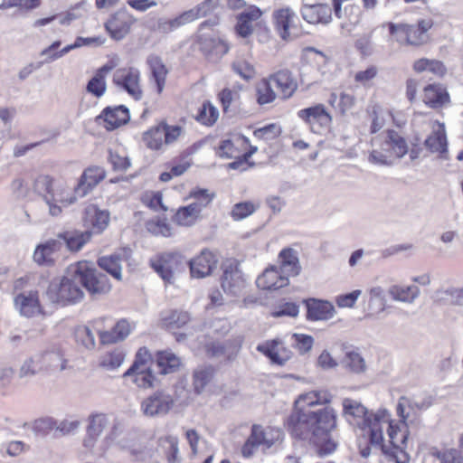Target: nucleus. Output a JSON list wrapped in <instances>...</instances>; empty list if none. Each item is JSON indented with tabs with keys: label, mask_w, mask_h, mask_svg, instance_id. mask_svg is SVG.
I'll return each instance as SVG.
<instances>
[{
	"label": "nucleus",
	"mask_w": 463,
	"mask_h": 463,
	"mask_svg": "<svg viewBox=\"0 0 463 463\" xmlns=\"http://www.w3.org/2000/svg\"><path fill=\"white\" fill-rule=\"evenodd\" d=\"M373 29L364 30L363 33L359 35L354 33L353 36L355 37L354 45L355 49L359 52V53L364 57L369 56L373 52Z\"/></svg>",
	"instance_id": "603ef678"
},
{
	"label": "nucleus",
	"mask_w": 463,
	"mask_h": 463,
	"mask_svg": "<svg viewBox=\"0 0 463 463\" xmlns=\"http://www.w3.org/2000/svg\"><path fill=\"white\" fill-rule=\"evenodd\" d=\"M146 63L151 72V80L154 81L157 94H161L165 86L168 70L162 59L156 54H151L146 59Z\"/></svg>",
	"instance_id": "72a5a7b5"
},
{
	"label": "nucleus",
	"mask_w": 463,
	"mask_h": 463,
	"mask_svg": "<svg viewBox=\"0 0 463 463\" xmlns=\"http://www.w3.org/2000/svg\"><path fill=\"white\" fill-rule=\"evenodd\" d=\"M421 99L426 107L436 110L447 108L451 103L447 87L438 82L429 83L424 86Z\"/></svg>",
	"instance_id": "a211bd4d"
},
{
	"label": "nucleus",
	"mask_w": 463,
	"mask_h": 463,
	"mask_svg": "<svg viewBox=\"0 0 463 463\" xmlns=\"http://www.w3.org/2000/svg\"><path fill=\"white\" fill-rule=\"evenodd\" d=\"M110 213L106 209L99 208L97 204H88L83 211L82 222L85 232H90L92 234L102 233L109 226Z\"/></svg>",
	"instance_id": "dca6fc26"
},
{
	"label": "nucleus",
	"mask_w": 463,
	"mask_h": 463,
	"mask_svg": "<svg viewBox=\"0 0 463 463\" xmlns=\"http://www.w3.org/2000/svg\"><path fill=\"white\" fill-rule=\"evenodd\" d=\"M213 377V369L211 366H200L194 371L193 386L194 392L200 394Z\"/></svg>",
	"instance_id": "49530a36"
},
{
	"label": "nucleus",
	"mask_w": 463,
	"mask_h": 463,
	"mask_svg": "<svg viewBox=\"0 0 463 463\" xmlns=\"http://www.w3.org/2000/svg\"><path fill=\"white\" fill-rule=\"evenodd\" d=\"M328 104L335 109L339 116L345 117L354 109L356 97L345 91H342L337 97L335 92H332L328 99Z\"/></svg>",
	"instance_id": "58836bf2"
},
{
	"label": "nucleus",
	"mask_w": 463,
	"mask_h": 463,
	"mask_svg": "<svg viewBox=\"0 0 463 463\" xmlns=\"http://www.w3.org/2000/svg\"><path fill=\"white\" fill-rule=\"evenodd\" d=\"M132 254V250L128 247H124L108 256H102L98 259L99 267L110 274L118 280L122 279V265L123 261H128Z\"/></svg>",
	"instance_id": "aec40b11"
},
{
	"label": "nucleus",
	"mask_w": 463,
	"mask_h": 463,
	"mask_svg": "<svg viewBox=\"0 0 463 463\" xmlns=\"http://www.w3.org/2000/svg\"><path fill=\"white\" fill-rule=\"evenodd\" d=\"M335 15L341 21L342 33L345 35H354V31L361 24L363 11L356 5H348L344 10H340L338 14Z\"/></svg>",
	"instance_id": "c85d7f7f"
},
{
	"label": "nucleus",
	"mask_w": 463,
	"mask_h": 463,
	"mask_svg": "<svg viewBox=\"0 0 463 463\" xmlns=\"http://www.w3.org/2000/svg\"><path fill=\"white\" fill-rule=\"evenodd\" d=\"M256 206L250 202H241L236 203L231 212V216L234 221H241L256 211Z\"/></svg>",
	"instance_id": "69168bd1"
},
{
	"label": "nucleus",
	"mask_w": 463,
	"mask_h": 463,
	"mask_svg": "<svg viewBox=\"0 0 463 463\" xmlns=\"http://www.w3.org/2000/svg\"><path fill=\"white\" fill-rule=\"evenodd\" d=\"M425 145L431 152L443 153L446 151L447 137L444 124L439 123L438 129L426 138Z\"/></svg>",
	"instance_id": "a18cd8bd"
},
{
	"label": "nucleus",
	"mask_w": 463,
	"mask_h": 463,
	"mask_svg": "<svg viewBox=\"0 0 463 463\" xmlns=\"http://www.w3.org/2000/svg\"><path fill=\"white\" fill-rule=\"evenodd\" d=\"M260 17V9L255 5L250 6L247 10L237 16L236 32L246 38L252 33V22Z\"/></svg>",
	"instance_id": "4c0bfd02"
},
{
	"label": "nucleus",
	"mask_w": 463,
	"mask_h": 463,
	"mask_svg": "<svg viewBox=\"0 0 463 463\" xmlns=\"http://www.w3.org/2000/svg\"><path fill=\"white\" fill-rule=\"evenodd\" d=\"M135 19L125 9H120L110 15L104 24L106 32L115 41L123 40L130 32Z\"/></svg>",
	"instance_id": "f3484780"
},
{
	"label": "nucleus",
	"mask_w": 463,
	"mask_h": 463,
	"mask_svg": "<svg viewBox=\"0 0 463 463\" xmlns=\"http://www.w3.org/2000/svg\"><path fill=\"white\" fill-rule=\"evenodd\" d=\"M76 274H79L80 285L91 295H105L111 289L108 276L98 270L91 262L78 261Z\"/></svg>",
	"instance_id": "6e6552de"
},
{
	"label": "nucleus",
	"mask_w": 463,
	"mask_h": 463,
	"mask_svg": "<svg viewBox=\"0 0 463 463\" xmlns=\"http://www.w3.org/2000/svg\"><path fill=\"white\" fill-rule=\"evenodd\" d=\"M106 177V171L103 167L93 165L86 168L81 174L74 193L82 198L86 196L95 186Z\"/></svg>",
	"instance_id": "412c9836"
},
{
	"label": "nucleus",
	"mask_w": 463,
	"mask_h": 463,
	"mask_svg": "<svg viewBox=\"0 0 463 463\" xmlns=\"http://www.w3.org/2000/svg\"><path fill=\"white\" fill-rule=\"evenodd\" d=\"M75 269L76 264H71L62 277L50 281L45 295L52 303L65 307L75 305L83 299L84 292L80 286L79 274L74 273Z\"/></svg>",
	"instance_id": "39448f33"
},
{
	"label": "nucleus",
	"mask_w": 463,
	"mask_h": 463,
	"mask_svg": "<svg viewBox=\"0 0 463 463\" xmlns=\"http://www.w3.org/2000/svg\"><path fill=\"white\" fill-rule=\"evenodd\" d=\"M181 132V127L170 126L162 122L145 131L142 136V140L145 146L150 150H164L165 146L177 140Z\"/></svg>",
	"instance_id": "9d476101"
},
{
	"label": "nucleus",
	"mask_w": 463,
	"mask_h": 463,
	"mask_svg": "<svg viewBox=\"0 0 463 463\" xmlns=\"http://www.w3.org/2000/svg\"><path fill=\"white\" fill-rule=\"evenodd\" d=\"M383 26L387 27L391 39L399 45L417 48L430 42V31L434 22L431 18H424L414 24L388 22Z\"/></svg>",
	"instance_id": "423d86ee"
},
{
	"label": "nucleus",
	"mask_w": 463,
	"mask_h": 463,
	"mask_svg": "<svg viewBox=\"0 0 463 463\" xmlns=\"http://www.w3.org/2000/svg\"><path fill=\"white\" fill-rule=\"evenodd\" d=\"M260 445V425L254 424L251 428V434L241 448V454L244 458H250Z\"/></svg>",
	"instance_id": "13d9d810"
},
{
	"label": "nucleus",
	"mask_w": 463,
	"mask_h": 463,
	"mask_svg": "<svg viewBox=\"0 0 463 463\" xmlns=\"http://www.w3.org/2000/svg\"><path fill=\"white\" fill-rule=\"evenodd\" d=\"M379 68L376 65H369L364 70H360L355 72L354 80L355 83L369 88L373 86V80L378 77Z\"/></svg>",
	"instance_id": "864d4df0"
},
{
	"label": "nucleus",
	"mask_w": 463,
	"mask_h": 463,
	"mask_svg": "<svg viewBox=\"0 0 463 463\" xmlns=\"http://www.w3.org/2000/svg\"><path fill=\"white\" fill-rule=\"evenodd\" d=\"M343 416L357 429L360 454L366 458L372 449L383 447L384 422L388 421L386 410L369 411L361 402L351 398L343 400Z\"/></svg>",
	"instance_id": "f03ea898"
},
{
	"label": "nucleus",
	"mask_w": 463,
	"mask_h": 463,
	"mask_svg": "<svg viewBox=\"0 0 463 463\" xmlns=\"http://www.w3.org/2000/svg\"><path fill=\"white\" fill-rule=\"evenodd\" d=\"M133 327L128 320H118L111 330L99 331V336L102 345H111L125 340L131 333Z\"/></svg>",
	"instance_id": "7c9ffc66"
},
{
	"label": "nucleus",
	"mask_w": 463,
	"mask_h": 463,
	"mask_svg": "<svg viewBox=\"0 0 463 463\" xmlns=\"http://www.w3.org/2000/svg\"><path fill=\"white\" fill-rule=\"evenodd\" d=\"M292 346L300 354L308 353L314 345V338L306 334L294 333L291 335Z\"/></svg>",
	"instance_id": "680f3d73"
},
{
	"label": "nucleus",
	"mask_w": 463,
	"mask_h": 463,
	"mask_svg": "<svg viewBox=\"0 0 463 463\" xmlns=\"http://www.w3.org/2000/svg\"><path fill=\"white\" fill-rule=\"evenodd\" d=\"M299 314V305L292 300L282 298L275 303L270 311L273 317H297Z\"/></svg>",
	"instance_id": "c03bdc74"
},
{
	"label": "nucleus",
	"mask_w": 463,
	"mask_h": 463,
	"mask_svg": "<svg viewBox=\"0 0 463 463\" xmlns=\"http://www.w3.org/2000/svg\"><path fill=\"white\" fill-rule=\"evenodd\" d=\"M303 302L307 307L306 318L308 321L329 320L335 314V307L330 301L311 298Z\"/></svg>",
	"instance_id": "5701e85b"
},
{
	"label": "nucleus",
	"mask_w": 463,
	"mask_h": 463,
	"mask_svg": "<svg viewBox=\"0 0 463 463\" xmlns=\"http://www.w3.org/2000/svg\"><path fill=\"white\" fill-rule=\"evenodd\" d=\"M412 69L416 73L430 72L437 78H443L447 73L444 63L435 59L420 58L414 61Z\"/></svg>",
	"instance_id": "ea45409f"
},
{
	"label": "nucleus",
	"mask_w": 463,
	"mask_h": 463,
	"mask_svg": "<svg viewBox=\"0 0 463 463\" xmlns=\"http://www.w3.org/2000/svg\"><path fill=\"white\" fill-rule=\"evenodd\" d=\"M218 118V109L208 100L202 104L195 116L197 122L207 127L213 126L217 121Z\"/></svg>",
	"instance_id": "09e8293b"
},
{
	"label": "nucleus",
	"mask_w": 463,
	"mask_h": 463,
	"mask_svg": "<svg viewBox=\"0 0 463 463\" xmlns=\"http://www.w3.org/2000/svg\"><path fill=\"white\" fill-rule=\"evenodd\" d=\"M97 119H103L105 128L108 130H113L127 124L130 119V113L129 109L124 105L107 107L98 116Z\"/></svg>",
	"instance_id": "cd10ccee"
},
{
	"label": "nucleus",
	"mask_w": 463,
	"mask_h": 463,
	"mask_svg": "<svg viewBox=\"0 0 463 463\" xmlns=\"http://www.w3.org/2000/svg\"><path fill=\"white\" fill-rule=\"evenodd\" d=\"M14 302L20 314L26 317H33L43 311L39 293L35 289L17 293Z\"/></svg>",
	"instance_id": "4be33fe9"
},
{
	"label": "nucleus",
	"mask_w": 463,
	"mask_h": 463,
	"mask_svg": "<svg viewBox=\"0 0 463 463\" xmlns=\"http://www.w3.org/2000/svg\"><path fill=\"white\" fill-rule=\"evenodd\" d=\"M298 117L313 133L320 135L329 130L333 123V116L323 103H317L298 110Z\"/></svg>",
	"instance_id": "9b49d317"
},
{
	"label": "nucleus",
	"mask_w": 463,
	"mask_h": 463,
	"mask_svg": "<svg viewBox=\"0 0 463 463\" xmlns=\"http://www.w3.org/2000/svg\"><path fill=\"white\" fill-rule=\"evenodd\" d=\"M90 238V232L67 231L59 233L56 239L61 241V249L66 246L71 251H78Z\"/></svg>",
	"instance_id": "f704fd0d"
},
{
	"label": "nucleus",
	"mask_w": 463,
	"mask_h": 463,
	"mask_svg": "<svg viewBox=\"0 0 463 463\" xmlns=\"http://www.w3.org/2000/svg\"><path fill=\"white\" fill-rule=\"evenodd\" d=\"M61 250V241L52 239L39 244L34 252L33 260L39 265H52L55 261V256Z\"/></svg>",
	"instance_id": "473e14b6"
},
{
	"label": "nucleus",
	"mask_w": 463,
	"mask_h": 463,
	"mask_svg": "<svg viewBox=\"0 0 463 463\" xmlns=\"http://www.w3.org/2000/svg\"><path fill=\"white\" fill-rule=\"evenodd\" d=\"M416 286L393 285L389 288V295L392 299L402 302H412L419 295Z\"/></svg>",
	"instance_id": "de8ad7c7"
},
{
	"label": "nucleus",
	"mask_w": 463,
	"mask_h": 463,
	"mask_svg": "<svg viewBox=\"0 0 463 463\" xmlns=\"http://www.w3.org/2000/svg\"><path fill=\"white\" fill-rule=\"evenodd\" d=\"M222 288L232 296H239L246 286L245 279L235 260H227L222 266Z\"/></svg>",
	"instance_id": "2eb2a0df"
},
{
	"label": "nucleus",
	"mask_w": 463,
	"mask_h": 463,
	"mask_svg": "<svg viewBox=\"0 0 463 463\" xmlns=\"http://www.w3.org/2000/svg\"><path fill=\"white\" fill-rule=\"evenodd\" d=\"M281 126L279 123H271L262 127V142L268 144L270 153H278L281 147Z\"/></svg>",
	"instance_id": "a19ab883"
},
{
	"label": "nucleus",
	"mask_w": 463,
	"mask_h": 463,
	"mask_svg": "<svg viewBox=\"0 0 463 463\" xmlns=\"http://www.w3.org/2000/svg\"><path fill=\"white\" fill-rule=\"evenodd\" d=\"M272 18L274 28L282 40L289 41L304 35L301 22L291 8L282 7L275 10Z\"/></svg>",
	"instance_id": "1a4fd4ad"
},
{
	"label": "nucleus",
	"mask_w": 463,
	"mask_h": 463,
	"mask_svg": "<svg viewBox=\"0 0 463 463\" xmlns=\"http://www.w3.org/2000/svg\"><path fill=\"white\" fill-rule=\"evenodd\" d=\"M262 104L269 103L279 96L282 99H289L298 90V81L288 69L279 70L262 80Z\"/></svg>",
	"instance_id": "0eeeda50"
},
{
	"label": "nucleus",
	"mask_w": 463,
	"mask_h": 463,
	"mask_svg": "<svg viewBox=\"0 0 463 463\" xmlns=\"http://www.w3.org/2000/svg\"><path fill=\"white\" fill-rule=\"evenodd\" d=\"M123 432L122 424L118 420H114L110 426L109 431L100 440L99 445H96L95 452H90L92 455L103 457L106 452L112 448L117 446L121 450L128 449L126 442L123 439H119L120 435Z\"/></svg>",
	"instance_id": "393cba45"
},
{
	"label": "nucleus",
	"mask_w": 463,
	"mask_h": 463,
	"mask_svg": "<svg viewBox=\"0 0 463 463\" xmlns=\"http://www.w3.org/2000/svg\"><path fill=\"white\" fill-rule=\"evenodd\" d=\"M288 283L289 278L279 267L271 266L262 271V289L277 290Z\"/></svg>",
	"instance_id": "c9c22d12"
},
{
	"label": "nucleus",
	"mask_w": 463,
	"mask_h": 463,
	"mask_svg": "<svg viewBox=\"0 0 463 463\" xmlns=\"http://www.w3.org/2000/svg\"><path fill=\"white\" fill-rule=\"evenodd\" d=\"M214 8L215 5L213 0H203V2L197 5L195 7L184 11V13L189 23H192L201 17L206 16L211 12H213Z\"/></svg>",
	"instance_id": "bf43d9fd"
},
{
	"label": "nucleus",
	"mask_w": 463,
	"mask_h": 463,
	"mask_svg": "<svg viewBox=\"0 0 463 463\" xmlns=\"http://www.w3.org/2000/svg\"><path fill=\"white\" fill-rule=\"evenodd\" d=\"M160 444L165 446V456L168 462H175L179 452L178 439L175 436L168 435L160 439Z\"/></svg>",
	"instance_id": "0e129e2a"
},
{
	"label": "nucleus",
	"mask_w": 463,
	"mask_h": 463,
	"mask_svg": "<svg viewBox=\"0 0 463 463\" xmlns=\"http://www.w3.org/2000/svg\"><path fill=\"white\" fill-rule=\"evenodd\" d=\"M174 406V397L165 390H157L142 401L140 411L146 417L161 418L167 415Z\"/></svg>",
	"instance_id": "f8f14e48"
},
{
	"label": "nucleus",
	"mask_w": 463,
	"mask_h": 463,
	"mask_svg": "<svg viewBox=\"0 0 463 463\" xmlns=\"http://www.w3.org/2000/svg\"><path fill=\"white\" fill-rule=\"evenodd\" d=\"M187 24L190 23L183 12L172 19L159 18L154 31L161 34H168Z\"/></svg>",
	"instance_id": "37998d69"
},
{
	"label": "nucleus",
	"mask_w": 463,
	"mask_h": 463,
	"mask_svg": "<svg viewBox=\"0 0 463 463\" xmlns=\"http://www.w3.org/2000/svg\"><path fill=\"white\" fill-rule=\"evenodd\" d=\"M332 400V393L324 389L301 393L287 420L290 435L314 445L319 456L331 454L336 449L331 438L337 428V413L328 406Z\"/></svg>",
	"instance_id": "f257e3e1"
},
{
	"label": "nucleus",
	"mask_w": 463,
	"mask_h": 463,
	"mask_svg": "<svg viewBox=\"0 0 463 463\" xmlns=\"http://www.w3.org/2000/svg\"><path fill=\"white\" fill-rule=\"evenodd\" d=\"M125 353L122 349H114L111 352H109L105 354L101 361L100 366L106 370L113 371L121 366L125 360Z\"/></svg>",
	"instance_id": "5fc2aeb1"
},
{
	"label": "nucleus",
	"mask_w": 463,
	"mask_h": 463,
	"mask_svg": "<svg viewBox=\"0 0 463 463\" xmlns=\"http://www.w3.org/2000/svg\"><path fill=\"white\" fill-rule=\"evenodd\" d=\"M301 14L310 24L326 25L333 20L332 8L327 4L306 5L301 10Z\"/></svg>",
	"instance_id": "bb28decb"
},
{
	"label": "nucleus",
	"mask_w": 463,
	"mask_h": 463,
	"mask_svg": "<svg viewBox=\"0 0 463 463\" xmlns=\"http://www.w3.org/2000/svg\"><path fill=\"white\" fill-rule=\"evenodd\" d=\"M35 354L43 371L66 369V360L59 348L48 349Z\"/></svg>",
	"instance_id": "2f4dec72"
},
{
	"label": "nucleus",
	"mask_w": 463,
	"mask_h": 463,
	"mask_svg": "<svg viewBox=\"0 0 463 463\" xmlns=\"http://www.w3.org/2000/svg\"><path fill=\"white\" fill-rule=\"evenodd\" d=\"M151 359V354L146 347H141L136 354L135 361L132 365L123 373L124 378L135 373L141 368H149L146 364Z\"/></svg>",
	"instance_id": "052dcab7"
},
{
	"label": "nucleus",
	"mask_w": 463,
	"mask_h": 463,
	"mask_svg": "<svg viewBox=\"0 0 463 463\" xmlns=\"http://www.w3.org/2000/svg\"><path fill=\"white\" fill-rule=\"evenodd\" d=\"M405 402L407 399L402 397L396 406V412L400 420L392 419L391 413L387 411L388 421L384 422L389 440L387 444L384 443V440L383 441L381 451L389 460L395 463H408L410 460V456L406 452L410 432L407 424L408 415L405 414Z\"/></svg>",
	"instance_id": "7ed1b4c3"
},
{
	"label": "nucleus",
	"mask_w": 463,
	"mask_h": 463,
	"mask_svg": "<svg viewBox=\"0 0 463 463\" xmlns=\"http://www.w3.org/2000/svg\"><path fill=\"white\" fill-rule=\"evenodd\" d=\"M262 354H264L271 364L279 366L284 365L291 357L292 351L279 339L267 341L262 345Z\"/></svg>",
	"instance_id": "c756f323"
},
{
	"label": "nucleus",
	"mask_w": 463,
	"mask_h": 463,
	"mask_svg": "<svg viewBox=\"0 0 463 463\" xmlns=\"http://www.w3.org/2000/svg\"><path fill=\"white\" fill-rule=\"evenodd\" d=\"M181 262V256L175 253H163L150 260V266L168 284L175 281V272Z\"/></svg>",
	"instance_id": "6ab92c4d"
},
{
	"label": "nucleus",
	"mask_w": 463,
	"mask_h": 463,
	"mask_svg": "<svg viewBox=\"0 0 463 463\" xmlns=\"http://www.w3.org/2000/svg\"><path fill=\"white\" fill-rule=\"evenodd\" d=\"M279 269L288 278L296 277L301 271L298 253L292 248H284L279 254Z\"/></svg>",
	"instance_id": "e433bc0d"
},
{
	"label": "nucleus",
	"mask_w": 463,
	"mask_h": 463,
	"mask_svg": "<svg viewBox=\"0 0 463 463\" xmlns=\"http://www.w3.org/2000/svg\"><path fill=\"white\" fill-rule=\"evenodd\" d=\"M366 115L371 121L370 133L375 134L384 126L383 109L378 103L371 104L366 109Z\"/></svg>",
	"instance_id": "3c124183"
},
{
	"label": "nucleus",
	"mask_w": 463,
	"mask_h": 463,
	"mask_svg": "<svg viewBox=\"0 0 463 463\" xmlns=\"http://www.w3.org/2000/svg\"><path fill=\"white\" fill-rule=\"evenodd\" d=\"M140 71L136 67H122L117 69L112 77L113 84L127 92L135 100L142 98V90L140 86Z\"/></svg>",
	"instance_id": "ddd939ff"
},
{
	"label": "nucleus",
	"mask_w": 463,
	"mask_h": 463,
	"mask_svg": "<svg viewBox=\"0 0 463 463\" xmlns=\"http://www.w3.org/2000/svg\"><path fill=\"white\" fill-rule=\"evenodd\" d=\"M80 198L74 192L70 193L62 187L54 188L52 194L46 195V205L50 215L57 217L61 213L62 206L73 204Z\"/></svg>",
	"instance_id": "a878e982"
},
{
	"label": "nucleus",
	"mask_w": 463,
	"mask_h": 463,
	"mask_svg": "<svg viewBox=\"0 0 463 463\" xmlns=\"http://www.w3.org/2000/svg\"><path fill=\"white\" fill-rule=\"evenodd\" d=\"M372 151L369 154L371 163L391 165L409 152V144L399 131L388 128L372 140Z\"/></svg>",
	"instance_id": "20e7f679"
},
{
	"label": "nucleus",
	"mask_w": 463,
	"mask_h": 463,
	"mask_svg": "<svg viewBox=\"0 0 463 463\" xmlns=\"http://www.w3.org/2000/svg\"><path fill=\"white\" fill-rule=\"evenodd\" d=\"M180 364V358L171 351H160L156 354V365L162 374L175 372Z\"/></svg>",
	"instance_id": "79ce46f5"
},
{
	"label": "nucleus",
	"mask_w": 463,
	"mask_h": 463,
	"mask_svg": "<svg viewBox=\"0 0 463 463\" xmlns=\"http://www.w3.org/2000/svg\"><path fill=\"white\" fill-rule=\"evenodd\" d=\"M217 258L211 250L204 249L199 255L188 261L191 276L202 279L210 275L217 264Z\"/></svg>",
	"instance_id": "b1692460"
},
{
	"label": "nucleus",
	"mask_w": 463,
	"mask_h": 463,
	"mask_svg": "<svg viewBox=\"0 0 463 463\" xmlns=\"http://www.w3.org/2000/svg\"><path fill=\"white\" fill-rule=\"evenodd\" d=\"M128 377L132 378V382L139 388L147 389L154 385L156 380L155 374L150 368H141L131 373Z\"/></svg>",
	"instance_id": "4d7b16f0"
},
{
	"label": "nucleus",
	"mask_w": 463,
	"mask_h": 463,
	"mask_svg": "<svg viewBox=\"0 0 463 463\" xmlns=\"http://www.w3.org/2000/svg\"><path fill=\"white\" fill-rule=\"evenodd\" d=\"M195 204H188L186 206L180 207L175 215V221L181 226H190L194 224L196 218L200 214L199 208H196Z\"/></svg>",
	"instance_id": "8fccbe9b"
},
{
	"label": "nucleus",
	"mask_w": 463,
	"mask_h": 463,
	"mask_svg": "<svg viewBox=\"0 0 463 463\" xmlns=\"http://www.w3.org/2000/svg\"><path fill=\"white\" fill-rule=\"evenodd\" d=\"M34 190L43 197V202L46 203V195L52 194L53 179L47 175H39L34 181Z\"/></svg>",
	"instance_id": "e2e57ef3"
},
{
	"label": "nucleus",
	"mask_w": 463,
	"mask_h": 463,
	"mask_svg": "<svg viewBox=\"0 0 463 463\" xmlns=\"http://www.w3.org/2000/svg\"><path fill=\"white\" fill-rule=\"evenodd\" d=\"M440 463H463V452L457 449H449L437 454Z\"/></svg>",
	"instance_id": "774afa93"
},
{
	"label": "nucleus",
	"mask_w": 463,
	"mask_h": 463,
	"mask_svg": "<svg viewBox=\"0 0 463 463\" xmlns=\"http://www.w3.org/2000/svg\"><path fill=\"white\" fill-rule=\"evenodd\" d=\"M43 372L39 364L36 354L27 358L20 368V377L33 376L38 373Z\"/></svg>",
	"instance_id": "338daca9"
},
{
	"label": "nucleus",
	"mask_w": 463,
	"mask_h": 463,
	"mask_svg": "<svg viewBox=\"0 0 463 463\" xmlns=\"http://www.w3.org/2000/svg\"><path fill=\"white\" fill-rule=\"evenodd\" d=\"M191 320L190 314L186 311L173 310L169 316L163 318L164 325L169 329H176L184 326Z\"/></svg>",
	"instance_id": "6e6d98bb"
},
{
	"label": "nucleus",
	"mask_w": 463,
	"mask_h": 463,
	"mask_svg": "<svg viewBox=\"0 0 463 463\" xmlns=\"http://www.w3.org/2000/svg\"><path fill=\"white\" fill-rule=\"evenodd\" d=\"M86 420L87 426L82 446L88 452H95L98 440L109 425V415L104 412L93 411Z\"/></svg>",
	"instance_id": "4468645a"
}]
</instances>
